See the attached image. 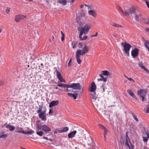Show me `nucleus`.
<instances>
[{"label": "nucleus", "mask_w": 149, "mask_h": 149, "mask_svg": "<svg viewBox=\"0 0 149 149\" xmlns=\"http://www.w3.org/2000/svg\"><path fill=\"white\" fill-rule=\"evenodd\" d=\"M89 50V47L86 45H85L82 50L79 49L76 51V58L79 64H80L82 62V60L80 59V56H83L87 53Z\"/></svg>", "instance_id": "obj_1"}, {"label": "nucleus", "mask_w": 149, "mask_h": 149, "mask_svg": "<svg viewBox=\"0 0 149 149\" xmlns=\"http://www.w3.org/2000/svg\"><path fill=\"white\" fill-rule=\"evenodd\" d=\"M136 7L132 6L127 10H124V12H123V13L125 16L130 17L136 13Z\"/></svg>", "instance_id": "obj_2"}, {"label": "nucleus", "mask_w": 149, "mask_h": 149, "mask_svg": "<svg viewBox=\"0 0 149 149\" xmlns=\"http://www.w3.org/2000/svg\"><path fill=\"white\" fill-rule=\"evenodd\" d=\"M46 110H44L42 111V108H40L37 110V112L38 114L39 118L43 121H45L47 120V116H46Z\"/></svg>", "instance_id": "obj_3"}, {"label": "nucleus", "mask_w": 149, "mask_h": 149, "mask_svg": "<svg viewBox=\"0 0 149 149\" xmlns=\"http://www.w3.org/2000/svg\"><path fill=\"white\" fill-rule=\"evenodd\" d=\"M121 45L123 47V50L125 53L127 54L128 56H129L130 49L132 47L131 45L125 42H123L122 43Z\"/></svg>", "instance_id": "obj_4"}, {"label": "nucleus", "mask_w": 149, "mask_h": 149, "mask_svg": "<svg viewBox=\"0 0 149 149\" xmlns=\"http://www.w3.org/2000/svg\"><path fill=\"white\" fill-rule=\"evenodd\" d=\"M90 97L93 105L97 107L100 103L99 98L96 96V94L95 95H91Z\"/></svg>", "instance_id": "obj_5"}, {"label": "nucleus", "mask_w": 149, "mask_h": 149, "mask_svg": "<svg viewBox=\"0 0 149 149\" xmlns=\"http://www.w3.org/2000/svg\"><path fill=\"white\" fill-rule=\"evenodd\" d=\"M137 93L140 97L142 98V101L145 100V97L146 94V92L145 91L142 89H141L138 91Z\"/></svg>", "instance_id": "obj_6"}, {"label": "nucleus", "mask_w": 149, "mask_h": 149, "mask_svg": "<svg viewBox=\"0 0 149 149\" xmlns=\"http://www.w3.org/2000/svg\"><path fill=\"white\" fill-rule=\"evenodd\" d=\"M37 127L38 129L40 130H42L45 132H49L51 131V129L46 125L38 126Z\"/></svg>", "instance_id": "obj_7"}, {"label": "nucleus", "mask_w": 149, "mask_h": 149, "mask_svg": "<svg viewBox=\"0 0 149 149\" xmlns=\"http://www.w3.org/2000/svg\"><path fill=\"white\" fill-rule=\"evenodd\" d=\"M72 88L74 89H81V86L79 83H72L71 84H68V88Z\"/></svg>", "instance_id": "obj_8"}, {"label": "nucleus", "mask_w": 149, "mask_h": 149, "mask_svg": "<svg viewBox=\"0 0 149 149\" xmlns=\"http://www.w3.org/2000/svg\"><path fill=\"white\" fill-rule=\"evenodd\" d=\"M26 16L22 15L20 14L16 15L15 17V20L16 22H19L21 20L26 18Z\"/></svg>", "instance_id": "obj_9"}, {"label": "nucleus", "mask_w": 149, "mask_h": 149, "mask_svg": "<svg viewBox=\"0 0 149 149\" xmlns=\"http://www.w3.org/2000/svg\"><path fill=\"white\" fill-rule=\"evenodd\" d=\"M90 29V27L87 26H85L80 31V35H82L84 33L86 34Z\"/></svg>", "instance_id": "obj_10"}, {"label": "nucleus", "mask_w": 149, "mask_h": 149, "mask_svg": "<svg viewBox=\"0 0 149 149\" xmlns=\"http://www.w3.org/2000/svg\"><path fill=\"white\" fill-rule=\"evenodd\" d=\"M96 86L94 82H93L91 84L90 88V91L92 92L91 95H95L96 94V92L95 91L96 90Z\"/></svg>", "instance_id": "obj_11"}, {"label": "nucleus", "mask_w": 149, "mask_h": 149, "mask_svg": "<svg viewBox=\"0 0 149 149\" xmlns=\"http://www.w3.org/2000/svg\"><path fill=\"white\" fill-rule=\"evenodd\" d=\"M139 52V49L136 48H134L133 50H132L131 52L132 56L133 58H136L138 56Z\"/></svg>", "instance_id": "obj_12"}, {"label": "nucleus", "mask_w": 149, "mask_h": 149, "mask_svg": "<svg viewBox=\"0 0 149 149\" xmlns=\"http://www.w3.org/2000/svg\"><path fill=\"white\" fill-rule=\"evenodd\" d=\"M135 19L137 21H139L143 19L142 17H141V13H136L135 14Z\"/></svg>", "instance_id": "obj_13"}, {"label": "nucleus", "mask_w": 149, "mask_h": 149, "mask_svg": "<svg viewBox=\"0 0 149 149\" xmlns=\"http://www.w3.org/2000/svg\"><path fill=\"white\" fill-rule=\"evenodd\" d=\"M59 103V101L58 100L56 101L53 100L49 104V107L51 108L56 105H58Z\"/></svg>", "instance_id": "obj_14"}, {"label": "nucleus", "mask_w": 149, "mask_h": 149, "mask_svg": "<svg viewBox=\"0 0 149 149\" xmlns=\"http://www.w3.org/2000/svg\"><path fill=\"white\" fill-rule=\"evenodd\" d=\"M127 91L128 94L130 96L132 97L133 98L136 99V98L135 95H134L133 92L130 89H128L127 90Z\"/></svg>", "instance_id": "obj_15"}, {"label": "nucleus", "mask_w": 149, "mask_h": 149, "mask_svg": "<svg viewBox=\"0 0 149 149\" xmlns=\"http://www.w3.org/2000/svg\"><path fill=\"white\" fill-rule=\"evenodd\" d=\"M8 135L5 132H3L0 134V139H5L7 137Z\"/></svg>", "instance_id": "obj_16"}, {"label": "nucleus", "mask_w": 149, "mask_h": 149, "mask_svg": "<svg viewBox=\"0 0 149 149\" xmlns=\"http://www.w3.org/2000/svg\"><path fill=\"white\" fill-rule=\"evenodd\" d=\"M88 13L90 15H92L94 17H96L97 14L95 11L93 10H90L88 11Z\"/></svg>", "instance_id": "obj_17"}, {"label": "nucleus", "mask_w": 149, "mask_h": 149, "mask_svg": "<svg viewBox=\"0 0 149 149\" xmlns=\"http://www.w3.org/2000/svg\"><path fill=\"white\" fill-rule=\"evenodd\" d=\"M76 133V131L74 130L69 133L68 134V138H71L73 137L74 136Z\"/></svg>", "instance_id": "obj_18"}, {"label": "nucleus", "mask_w": 149, "mask_h": 149, "mask_svg": "<svg viewBox=\"0 0 149 149\" xmlns=\"http://www.w3.org/2000/svg\"><path fill=\"white\" fill-rule=\"evenodd\" d=\"M57 86H58L61 87H66L67 89H66L67 91H69V90L68 89V84H65L63 83H61L60 84H58L57 85Z\"/></svg>", "instance_id": "obj_19"}, {"label": "nucleus", "mask_w": 149, "mask_h": 149, "mask_svg": "<svg viewBox=\"0 0 149 149\" xmlns=\"http://www.w3.org/2000/svg\"><path fill=\"white\" fill-rule=\"evenodd\" d=\"M6 128L9 129V130L10 131H13L15 129V127L9 125H6Z\"/></svg>", "instance_id": "obj_20"}, {"label": "nucleus", "mask_w": 149, "mask_h": 149, "mask_svg": "<svg viewBox=\"0 0 149 149\" xmlns=\"http://www.w3.org/2000/svg\"><path fill=\"white\" fill-rule=\"evenodd\" d=\"M99 76L101 77V78L100 79H97V81H103L104 82H106L107 81V78L104 77L102 74H100Z\"/></svg>", "instance_id": "obj_21"}, {"label": "nucleus", "mask_w": 149, "mask_h": 149, "mask_svg": "<svg viewBox=\"0 0 149 149\" xmlns=\"http://www.w3.org/2000/svg\"><path fill=\"white\" fill-rule=\"evenodd\" d=\"M68 95L70 97H72L74 99H77V97L78 96V94L77 93H75V94H73L68 93Z\"/></svg>", "instance_id": "obj_22"}, {"label": "nucleus", "mask_w": 149, "mask_h": 149, "mask_svg": "<svg viewBox=\"0 0 149 149\" xmlns=\"http://www.w3.org/2000/svg\"><path fill=\"white\" fill-rule=\"evenodd\" d=\"M19 132H22V133L24 134H33L34 133V131L32 130H31L29 131H27V132H25L24 131H19Z\"/></svg>", "instance_id": "obj_23"}, {"label": "nucleus", "mask_w": 149, "mask_h": 149, "mask_svg": "<svg viewBox=\"0 0 149 149\" xmlns=\"http://www.w3.org/2000/svg\"><path fill=\"white\" fill-rule=\"evenodd\" d=\"M130 145L129 144L128 142H126L125 143L126 145L128 147L129 149H134L133 145L129 142Z\"/></svg>", "instance_id": "obj_24"}, {"label": "nucleus", "mask_w": 149, "mask_h": 149, "mask_svg": "<svg viewBox=\"0 0 149 149\" xmlns=\"http://www.w3.org/2000/svg\"><path fill=\"white\" fill-rule=\"evenodd\" d=\"M68 130V128L67 127H65L63 128V130H58V132L59 133H62L63 132H67Z\"/></svg>", "instance_id": "obj_25"}, {"label": "nucleus", "mask_w": 149, "mask_h": 149, "mask_svg": "<svg viewBox=\"0 0 149 149\" xmlns=\"http://www.w3.org/2000/svg\"><path fill=\"white\" fill-rule=\"evenodd\" d=\"M58 2L61 4L65 5L67 3L66 0H58Z\"/></svg>", "instance_id": "obj_26"}, {"label": "nucleus", "mask_w": 149, "mask_h": 149, "mask_svg": "<svg viewBox=\"0 0 149 149\" xmlns=\"http://www.w3.org/2000/svg\"><path fill=\"white\" fill-rule=\"evenodd\" d=\"M102 75L107 76L109 75V72L107 70H104L102 71Z\"/></svg>", "instance_id": "obj_27"}, {"label": "nucleus", "mask_w": 149, "mask_h": 149, "mask_svg": "<svg viewBox=\"0 0 149 149\" xmlns=\"http://www.w3.org/2000/svg\"><path fill=\"white\" fill-rule=\"evenodd\" d=\"M55 72H56V76L58 78L61 77V74L57 69H56L55 70Z\"/></svg>", "instance_id": "obj_28"}, {"label": "nucleus", "mask_w": 149, "mask_h": 149, "mask_svg": "<svg viewBox=\"0 0 149 149\" xmlns=\"http://www.w3.org/2000/svg\"><path fill=\"white\" fill-rule=\"evenodd\" d=\"M82 35H80V33L79 35V37L80 39H81V40H85L88 37L87 36L85 35L83 37H82Z\"/></svg>", "instance_id": "obj_29"}, {"label": "nucleus", "mask_w": 149, "mask_h": 149, "mask_svg": "<svg viewBox=\"0 0 149 149\" xmlns=\"http://www.w3.org/2000/svg\"><path fill=\"white\" fill-rule=\"evenodd\" d=\"M144 45L148 49L149 51V41L146 40L144 43Z\"/></svg>", "instance_id": "obj_30"}, {"label": "nucleus", "mask_w": 149, "mask_h": 149, "mask_svg": "<svg viewBox=\"0 0 149 149\" xmlns=\"http://www.w3.org/2000/svg\"><path fill=\"white\" fill-rule=\"evenodd\" d=\"M111 25L112 26H114L115 27L117 28H120L122 26L121 25H120L118 24H116L115 23H112L111 24Z\"/></svg>", "instance_id": "obj_31"}, {"label": "nucleus", "mask_w": 149, "mask_h": 149, "mask_svg": "<svg viewBox=\"0 0 149 149\" xmlns=\"http://www.w3.org/2000/svg\"><path fill=\"white\" fill-rule=\"evenodd\" d=\"M58 79L61 82L66 83L65 80L63 79V77L61 76V77L58 78Z\"/></svg>", "instance_id": "obj_32"}, {"label": "nucleus", "mask_w": 149, "mask_h": 149, "mask_svg": "<svg viewBox=\"0 0 149 149\" xmlns=\"http://www.w3.org/2000/svg\"><path fill=\"white\" fill-rule=\"evenodd\" d=\"M37 134L40 136H42L43 134V132L42 131H37L36 132Z\"/></svg>", "instance_id": "obj_33"}, {"label": "nucleus", "mask_w": 149, "mask_h": 149, "mask_svg": "<svg viewBox=\"0 0 149 149\" xmlns=\"http://www.w3.org/2000/svg\"><path fill=\"white\" fill-rule=\"evenodd\" d=\"M17 129H18V130H17V131H15V132L18 133H22V132H19V131H23V128L21 127H18Z\"/></svg>", "instance_id": "obj_34"}, {"label": "nucleus", "mask_w": 149, "mask_h": 149, "mask_svg": "<svg viewBox=\"0 0 149 149\" xmlns=\"http://www.w3.org/2000/svg\"><path fill=\"white\" fill-rule=\"evenodd\" d=\"M116 8L117 9L120 11V12H121L123 13V12H124V11H123L121 8L120 6H117L116 7Z\"/></svg>", "instance_id": "obj_35"}, {"label": "nucleus", "mask_w": 149, "mask_h": 149, "mask_svg": "<svg viewBox=\"0 0 149 149\" xmlns=\"http://www.w3.org/2000/svg\"><path fill=\"white\" fill-rule=\"evenodd\" d=\"M128 132H126V142H128V141H129V142H130V140L129 139V137L128 136Z\"/></svg>", "instance_id": "obj_36"}, {"label": "nucleus", "mask_w": 149, "mask_h": 149, "mask_svg": "<svg viewBox=\"0 0 149 149\" xmlns=\"http://www.w3.org/2000/svg\"><path fill=\"white\" fill-rule=\"evenodd\" d=\"M124 76H125V78H126L129 81H133V82H135L134 81L132 78H129L127 77V76H126L125 75Z\"/></svg>", "instance_id": "obj_37"}, {"label": "nucleus", "mask_w": 149, "mask_h": 149, "mask_svg": "<svg viewBox=\"0 0 149 149\" xmlns=\"http://www.w3.org/2000/svg\"><path fill=\"white\" fill-rule=\"evenodd\" d=\"M104 130V138H105V135L108 132V130L106 128Z\"/></svg>", "instance_id": "obj_38"}, {"label": "nucleus", "mask_w": 149, "mask_h": 149, "mask_svg": "<svg viewBox=\"0 0 149 149\" xmlns=\"http://www.w3.org/2000/svg\"><path fill=\"white\" fill-rule=\"evenodd\" d=\"M5 84L4 82L2 80L0 79V86L4 85Z\"/></svg>", "instance_id": "obj_39"}, {"label": "nucleus", "mask_w": 149, "mask_h": 149, "mask_svg": "<svg viewBox=\"0 0 149 149\" xmlns=\"http://www.w3.org/2000/svg\"><path fill=\"white\" fill-rule=\"evenodd\" d=\"M139 66L140 67L141 69H143V70H144L145 68H146L145 67L142 65L141 64H139Z\"/></svg>", "instance_id": "obj_40"}, {"label": "nucleus", "mask_w": 149, "mask_h": 149, "mask_svg": "<svg viewBox=\"0 0 149 149\" xmlns=\"http://www.w3.org/2000/svg\"><path fill=\"white\" fill-rule=\"evenodd\" d=\"M99 126L101 128L103 129V130H104L105 129L106 127L104 126L103 125L100 124Z\"/></svg>", "instance_id": "obj_41"}, {"label": "nucleus", "mask_w": 149, "mask_h": 149, "mask_svg": "<svg viewBox=\"0 0 149 149\" xmlns=\"http://www.w3.org/2000/svg\"><path fill=\"white\" fill-rule=\"evenodd\" d=\"M143 141L144 142H146L148 140V138L146 137H143Z\"/></svg>", "instance_id": "obj_42"}, {"label": "nucleus", "mask_w": 149, "mask_h": 149, "mask_svg": "<svg viewBox=\"0 0 149 149\" xmlns=\"http://www.w3.org/2000/svg\"><path fill=\"white\" fill-rule=\"evenodd\" d=\"M81 13L82 14L81 15L82 16L84 17L85 16V13L84 11H82L81 12Z\"/></svg>", "instance_id": "obj_43"}, {"label": "nucleus", "mask_w": 149, "mask_h": 149, "mask_svg": "<svg viewBox=\"0 0 149 149\" xmlns=\"http://www.w3.org/2000/svg\"><path fill=\"white\" fill-rule=\"evenodd\" d=\"M71 62H72V59H70V60L69 61V62L68 63V66H70L71 65Z\"/></svg>", "instance_id": "obj_44"}, {"label": "nucleus", "mask_w": 149, "mask_h": 149, "mask_svg": "<svg viewBox=\"0 0 149 149\" xmlns=\"http://www.w3.org/2000/svg\"><path fill=\"white\" fill-rule=\"evenodd\" d=\"M133 116L134 119L136 121H138V118L136 116H135L134 115H133Z\"/></svg>", "instance_id": "obj_45"}, {"label": "nucleus", "mask_w": 149, "mask_h": 149, "mask_svg": "<svg viewBox=\"0 0 149 149\" xmlns=\"http://www.w3.org/2000/svg\"><path fill=\"white\" fill-rule=\"evenodd\" d=\"M144 70V71L146 72L147 73H148V74L149 73V70H148L146 68H145V69Z\"/></svg>", "instance_id": "obj_46"}, {"label": "nucleus", "mask_w": 149, "mask_h": 149, "mask_svg": "<svg viewBox=\"0 0 149 149\" xmlns=\"http://www.w3.org/2000/svg\"><path fill=\"white\" fill-rule=\"evenodd\" d=\"M97 32H96V34L95 35H92L91 36L92 37H97Z\"/></svg>", "instance_id": "obj_47"}, {"label": "nucleus", "mask_w": 149, "mask_h": 149, "mask_svg": "<svg viewBox=\"0 0 149 149\" xmlns=\"http://www.w3.org/2000/svg\"><path fill=\"white\" fill-rule=\"evenodd\" d=\"M53 113V111H52L51 109H49V114H52Z\"/></svg>", "instance_id": "obj_48"}, {"label": "nucleus", "mask_w": 149, "mask_h": 149, "mask_svg": "<svg viewBox=\"0 0 149 149\" xmlns=\"http://www.w3.org/2000/svg\"><path fill=\"white\" fill-rule=\"evenodd\" d=\"M145 22L147 24H149V19H148L146 20Z\"/></svg>", "instance_id": "obj_49"}, {"label": "nucleus", "mask_w": 149, "mask_h": 149, "mask_svg": "<svg viewBox=\"0 0 149 149\" xmlns=\"http://www.w3.org/2000/svg\"><path fill=\"white\" fill-rule=\"evenodd\" d=\"M10 8H7L6 9V12L7 13H8L9 12H10Z\"/></svg>", "instance_id": "obj_50"}, {"label": "nucleus", "mask_w": 149, "mask_h": 149, "mask_svg": "<svg viewBox=\"0 0 149 149\" xmlns=\"http://www.w3.org/2000/svg\"><path fill=\"white\" fill-rule=\"evenodd\" d=\"M146 113H149V107H148L147 109L146 110Z\"/></svg>", "instance_id": "obj_51"}, {"label": "nucleus", "mask_w": 149, "mask_h": 149, "mask_svg": "<svg viewBox=\"0 0 149 149\" xmlns=\"http://www.w3.org/2000/svg\"><path fill=\"white\" fill-rule=\"evenodd\" d=\"M147 7L149 8V2L147 1L146 2Z\"/></svg>", "instance_id": "obj_52"}, {"label": "nucleus", "mask_w": 149, "mask_h": 149, "mask_svg": "<svg viewBox=\"0 0 149 149\" xmlns=\"http://www.w3.org/2000/svg\"><path fill=\"white\" fill-rule=\"evenodd\" d=\"M76 47V45L75 44H73V47H72V48L73 49H75Z\"/></svg>", "instance_id": "obj_53"}, {"label": "nucleus", "mask_w": 149, "mask_h": 149, "mask_svg": "<svg viewBox=\"0 0 149 149\" xmlns=\"http://www.w3.org/2000/svg\"><path fill=\"white\" fill-rule=\"evenodd\" d=\"M59 130H55L54 131V132L55 134H57L58 133V131Z\"/></svg>", "instance_id": "obj_54"}, {"label": "nucleus", "mask_w": 149, "mask_h": 149, "mask_svg": "<svg viewBox=\"0 0 149 149\" xmlns=\"http://www.w3.org/2000/svg\"><path fill=\"white\" fill-rule=\"evenodd\" d=\"M64 39V36H62L61 37V40L62 41Z\"/></svg>", "instance_id": "obj_55"}, {"label": "nucleus", "mask_w": 149, "mask_h": 149, "mask_svg": "<svg viewBox=\"0 0 149 149\" xmlns=\"http://www.w3.org/2000/svg\"><path fill=\"white\" fill-rule=\"evenodd\" d=\"M146 134L147 135V136L149 138V133H148V132H147V133H146Z\"/></svg>", "instance_id": "obj_56"}, {"label": "nucleus", "mask_w": 149, "mask_h": 149, "mask_svg": "<svg viewBox=\"0 0 149 149\" xmlns=\"http://www.w3.org/2000/svg\"><path fill=\"white\" fill-rule=\"evenodd\" d=\"M84 7V5L83 4L81 5H80V8H82Z\"/></svg>", "instance_id": "obj_57"}, {"label": "nucleus", "mask_w": 149, "mask_h": 149, "mask_svg": "<svg viewBox=\"0 0 149 149\" xmlns=\"http://www.w3.org/2000/svg\"><path fill=\"white\" fill-rule=\"evenodd\" d=\"M43 138L44 139H46V140H47V139H48V138L47 137H46L45 136H44L43 137Z\"/></svg>", "instance_id": "obj_58"}, {"label": "nucleus", "mask_w": 149, "mask_h": 149, "mask_svg": "<svg viewBox=\"0 0 149 149\" xmlns=\"http://www.w3.org/2000/svg\"><path fill=\"white\" fill-rule=\"evenodd\" d=\"M82 43L81 42H80V43H79V45L80 46H81L82 45Z\"/></svg>", "instance_id": "obj_59"}, {"label": "nucleus", "mask_w": 149, "mask_h": 149, "mask_svg": "<svg viewBox=\"0 0 149 149\" xmlns=\"http://www.w3.org/2000/svg\"><path fill=\"white\" fill-rule=\"evenodd\" d=\"M143 149H148V148L147 147H144V148H143Z\"/></svg>", "instance_id": "obj_60"}, {"label": "nucleus", "mask_w": 149, "mask_h": 149, "mask_svg": "<svg viewBox=\"0 0 149 149\" xmlns=\"http://www.w3.org/2000/svg\"><path fill=\"white\" fill-rule=\"evenodd\" d=\"M61 82H60V81H58V82L57 84H60L61 83Z\"/></svg>", "instance_id": "obj_61"}, {"label": "nucleus", "mask_w": 149, "mask_h": 149, "mask_svg": "<svg viewBox=\"0 0 149 149\" xmlns=\"http://www.w3.org/2000/svg\"><path fill=\"white\" fill-rule=\"evenodd\" d=\"M84 5H85V6H87V7H89V6L88 5H87L85 4Z\"/></svg>", "instance_id": "obj_62"}, {"label": "nucleus", "mask_w": 149, "mask_h": 149, "mask_svg": "<svg viewBox=\"0 0 149 149\" xmlns=\"http://www.w3.org/2000/svg\"><path fill=\"white\" fill-rule=\"evenodd\" d=\"M62 36H64V34L63 33L62 34Z\"/></svg>", "instance_id": "obj_63"}, {"label": "nucleus", "mask_w": 149, "mask_h": 149, "mask_svg": "<svg viewBox=\"0 0 149 149\" xmlns=\"http://www.w3.org/2000/svg\"><path fill=\"white\" fill-rule=\"evenodd\" d=\"M52 38L53 40V39H54V36H52Z\"/></svg>", "instance_id": "obj_64"}]
</instances>
